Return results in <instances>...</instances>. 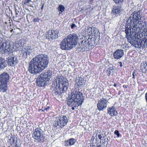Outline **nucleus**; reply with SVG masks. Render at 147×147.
Masks as SVG:
<instances>
[{
	"label": "nucleus",
	"instance_id": "1",
	"mask_svg": "<svg viewBox=\"0 0 147 147\" xmlns=\"http://www.w3.org/2000/svg\"><path fill=\"white\" fill-rule=\"evenodd\" d=\"M49 60L48 57L43 55H38L30 62L29 71L33 74L40 73L47 67Z\"/></svg>",
	"mask_w": 147,
	"mask_h": 147
},
{
	"label": "nucleus",
	"instance_id": "2",
	"mask_svg": "<svg viewBox=\"0 0 147 147\" xmlns=\"http://www.w3.org/2000/svg\"><path fill=\"white\" fill-rule=\"evenodd\" d=\"M84 100L82 93L80 92L79 89L75 88L71 91L67 105L69 106L72 107L71 109L74 110V107H78L82 105Z\"/></svg>",
	"mask_w": 147,
	"mask_h": 147
},
{
	"label": "nucleus",
	"instance_id": "3",
	"mask_svg": "<svg viewBox=\"0 0 147 147\" xmlns=\"http://www.w3.org/2000/svg\"><path fill=\"white\" fill-rule=\"evenodd\" d=\"M140 13V11H139L134 12L132 18L130 21L129 27L125 28V32L126 34V38L128 39L132 36L131 31V27L132 28H142L144 26L143 22L139 20Z\"/></svg>",
	"mask_w": 147,
	"mask_h": 147
},
{
	"label": "nucleus",
	"instance_id": "4",
	"mask_svg": "<svg viewBox=\"0 0 147 147\" xmlns=\"http://www.w3.org/2000/svg\"><path fill=\"white\" fill-rule=\"evenodd\" d=\"M78 38L75 34H69L61 42L60 48L62 50H70L76 45Z\"/></svg>",
	"mask_w": 147,
	"mask_h": 147
},
{
	"label": "nucleus",
	"instance_id": "5",
	"mask_svg": "<svg viewBox=\"0 0 147 147\" xmlns=\"http://www.w3.org/2000/svg\"><path fill=\"white\" fill-rule=\"evenodd\" d=\"M55 82L58 87L55 90L56 94L60 95L62 93H64L67 90L69 83L65 77L63 76H61L55 79Z\"/></svg>",
	"mask_w": 147,
	"mask_h": 147
},
{
	"label": "nucleus",
	"instance_id": "6",
	"mask_svg": "<svg viewBox=\"0 0 147 147\" xmlns=\"http://www.w3.org/2000/svg\"><path fill=\"white\" fill-rule=\"evenodd\" d=\"M9 76L7 72H4L0 75V91L6 92L7 89V83L9 82Z\"/></svg>",
	"mask_w": 147,
	"mask_h": 147
},
{
	"label": "nucleus",
	"instance_id": "7",
	"mask_svg": "<svg viewBox=\"0 0 147 147\" xmlns=\"http://www.w3.org/2000/svg\"><path fill=\"white\" fill-rule=\"evenodd\" d=\"M43 131L40 128H37L33 130L32 137L37 142L42 143L46 140Z\"/></svg>",
	"mask_w": 147,
	"mask_h": 147
},
{
	"label": "nucleus",
	"instance_id": "8",
	"mask_svg": "<svg viewBox=\"0 0 147 147\" xmlns=\"http://www.w3.org/2000/svg\"><path fill=\"white\" fill-rule=\"evenodd\" d=\"M13 49L10 44L6 42H0V51L2 53L10 54L12 53Z\"/></svg>",
	"mask_w": 147,
	"mask_h": 147
},
{
	"label": "nucleus",
	"instance_id": "9",
	"mask_svg": "<svg viewBox=\"0 0 147 147\" xmlns=\"http://www.w3.org/2000/svg\"><path fill=\"white\" fill-rule=\"evenodd\" d=\"M59 32L57 30H49L46 33V38L49 40H53L57 38Z\"/></svg>",
	"mask_w": 147,
	"mask_h": 147
},
{
	"label": "nucleus",
	"instance_id": "10",
	"mask_svg": "<svg viewBox=\"0 0 147 147\" xmlns=\"http://www.w3.org/2000/svg\"><path fill=\"white\" fill-rule=\"evenodd\" d=\"M85 31L89 36H93L97 37L100 34L98 29L93 26L88 27L85 29Z\"/></svg>",
	"mask_w": 147,
	"mask_h": 147
},
{
	"label": "nucleus",
	"instance_id": "11",
	"mask_svg": "<svg viewBox=\"0 0 147 147\" xmlns=\"http://www.w3.org/2000/svg\"><path fill=\"white\" fill-rule=\"evenodd\" d=\"M108 101L107 99L102 98L100 99L98 102L97 109L99 111H103L107 106Z\"/></svg>",
	"mask_w": 147,
	"mask_h": 147
},
{
	"label": "nucleus",
	"instance_id": "12",
	"mask_svg": "<svg viewBox=\"0 0 147 147\" xmlns=\"http://www.w3.org/2000/svg\"><path fill=\"white\" fill-rule=\"evenodd\" d=\"M51 75L52 74L50 70H46L40 74L39 77L42 79V80L47 82L51 77Z\"/></svg>",
	"mask_w": 147,
	"mask_h": 147
},
{
	"label": "nucleus",
	"instance_id": "13",
	"mask_svg": "<svg viewBox=\"0 0 147 147\" xmlns=\"http://www.w3.org/2000/svg\"><path fill=\"white\" fill-rule=\"evenodd\" d=\"M7 60V63L9 66H14L18 62L17 57L15 56H9Z\"/></svg>",
	"mask_w": 147,
	"mask_h": 147
},
{
	"label": "nucleus",
	"instance_id": "14",
	"mask_svg": "<svg viewBox=\"0 0 147 147\" xmlns=\"http://www.w3.org/2000/svg\"><path fill=\"white\" fill-rule=\"evenodd\" d=\"M68 120H55L53 122V126L58 128H62L65 125Z\"/></svg>",
	"mask_w": 147,
	"mask_h": 147
},
{
	"label": "nucleus",
	"instance_id": "15",
	"mask_svg": "<svg viewBox=\"0 0 147 147\" xmlns=\"http://www.w3.org/2000/svg\"><path fill=\"white\" fill-rule=\"evenodd\" d=\"M123 51L121 49H117L113 53L114 58L117 60L120 59L123 55Z\"/></svg>",
	"mask_w": 147,
	"mask_h": 147
},
{
	"label": "nucleus",
	"instance_id": "16",
	"mask_svg": "<svg viewBox=\"0 0 147 147\" xmlns=\"http://www.w3.org/2000/svg\"><path fill=\"white\" fill-rule=\"evenodd\" d=\"M108 112L111 116H114L118 114L116 108L114 106L108 108Z\"/></svg>",
	"mask_w": 147,
	"mask_h": 147
},
{
	"label": "nucleus",
	"instance_id": "17",
	"mask_svg": "<svg viewBox=\"0 0 147 147\" xmlns=\"http://www.w3.org/2000/svg\"><path fill=\"white\" fill-rule=\"evenodd\" d=\"M121 6L116 5L113 7L112 10V12L116 16H118L121 12Z\"/></svg>",
	"mask_w": 147,
	"mask_h": 147
},
{
	"label": "nucleus",
	"instance_id": "18",
	"mask_svg": "<svg viewBox=\"0 0 147 147\" xmlns=\"http://www.w3.org/2000/svg\"><path fill=\"white\" fill-rule=\"evenodd\" d=\"M47 82L45 81L42 80V79L39 77L38 78L36 82V84L37 86L39 87L44 86L46 85Z\"/></svg>",
	"mask_w": 147,
	"mask_h": 147
},
{
	"label": "nucleus",
	"instance_id": "19",
	"mask_svg": "<svg viewBox=\"0 0 147 147\" xmlns=\"http://www.w3.org/2000/svg\"><path fill=\"white\" fill-rule=\"evenodd\" d=\"M93 41L92 40V38H89L87 40H85L84 41V44H85V47L84 46V47H86L87 48H88L89 49H91L92 47V42Z\"/></svg>",
	"mask_w": 147,
	"mask_h": 147
},
{
	"label": "nucleus",
	"instance_id": "20",
	"mask_svg": "<svg viewBox=\"0 0 147 147\" xmlns=\"http://www.w3.org/2000/svg\"><path fill=\"white\" fill-rule=\"evenodd\" d=\"M76 142V139L71 138L69 140H68L65 141V146H71L74 145Z\"/></svg>",
	"mask_w": 147,
	"mask_h": 147
},
{
	"label": "nucleus",
	"instance_id": "21",
	"mask_svg": "<svg viewBox=\"0 0 147 147\" xmlns=\"http://www.w3.org/2000/svg\"><path fill=\"white\" fill-rule=\"evenodd\" d=\"M7 64L6 61L3 58L0 57V70L4 69L6 67Z\"/></svg>",
	"mask_w": 147,
	"mask_h": 147
},
{
	"label": "nucleus",
	"instance_id": "22",
	"mask_svg": "<svg viewBox=\"0 0 147 147\" xmlns=\"http://www.w3.org/2000/svg\"><path fill=\"white\" fill-rule=\"evenodd\" d=\"M28 49H26V48H23L22 50V53L23 54V56H26L28 54H30V53L28 51Z\"/></svg>",
	"mask_w": 147,
	"mask_h": 147
},
{
	"label": "nucleus",
	"instance_id": "23",
	"mask_svg": "<svg viewBox=\"0 0 147 147\" xmlns=\"http://www.w3.org/2000/svg\"><path fill=\"white\" fill-rule=\"evenodd\" d=\"M58 11L61 12H59L60 13H62L64 11L65 8L63 5H59L57 8Z\"/></svg>",
	"mask_w": 147,
	"mask_h": 147
},
{
	"label": "nucleus",
	"instance_id": "24",
	"mask_svg": "<svg viewBox=\"0 0 147 147\" xmlns=\"http://www.w3.org/2000/svg\"><path fill=\"white\" fill-rule=\"evenodd\" d=\"M12 145L14 143H15L16 145L15 146V147H16V146H17V138L15 136H14L13 137H12Z\"/></svg>",
	"mask_w": 147,
	"mask_h": 147
},
{
	"label": "nucleus",
	"instance_id": "25",
	"mask_svg": "<svg viewBox=\"0 0 147 147\" xmlns=\"http://www.w3.org/2000/svg\"><path fill=\"white\" fill-rule=\"evenodd\" d=\"M80 120H78V122H80V125L81 126H84L87 124V122L85 121V120H82V121H80Z\"/></svg>",
	"mask_w": 147,
	"mask_h": 147
},
{
	"label": "nucleus",
	"instance_id": "26",
	"mask_svg": "<svg viewBox=\"0 0 147 147\" xmlns=\"http://www.w3.org/2000/svg\"><path fill=\"white\" fill-rule=\"evenodd\" d=\"M115 4L117 5H120L123 1V0H113Z\"/></svg>",
	"mask_w": 147,
	"mask_h": 147
},
{
	"label": "nucleus",
	"instance_id": "27",
	"mask_svg": "<svg viewBox=\"0 0 147 147\" xmlns=\"http://www.w3.org/2000/svg\"><path fill=\"white\" fill-rule=\"evenodd\" d=\"M104 137H103V139L101 140V143L103 142H108L107 140H108V138H107L106 135L104 134Z\"/></svg>",
	"mask_w": 147,
	"mask_h": 147
},
{
	"label": "nucleus",
	"instance_id": "28",
	"mask_svg": "<svg viewBox=\"0 0 147 147\" xmlns=\"http://www.w3.org/2000/svg\"><path fill=\"white\" fill-rule=\"evenodd\" d=\"M98 138L100 140V142L101 143V140L103 139V137H104V135L102 134H99L98 135Z\"/></svg>",
	"mask_w": 147,
	"mask_h": 147
},
{
	"label": "nucleus",
	"instance_id": "29",
	"mask_svg": "<svg viewBox=\"0 0 147 147\" xmlns=\"http://www.w3.org/2000/svg\"><path fill=\"white\" fill-rule=\"evenodd\" d=\"M114 133L117 136V138H119L120 137V134L119 133V131L118 130H115L114 132Z\"/></svg>",
	"mask_w": 147,
	"mask_h": 147
},
{
	"label": "nucleus",
	"instance_id": "30",
	"mask_svg": "<svg viewBox=\"0 0 147 147\" xmlns=\"http://www.w3.org/2000/svg\"><path fill=\"white\" fill-rule=\"evenodd\" d=\"M144 35L145 36V38L147 39V26L146 27L144 30Z\"/></svg>",
	"mask_w": 147,
	"mask_h": 147
},
{
	"label": "nucleus",
	"instance_id": "31",
	"mask_svg": "<svg viewBox=\"0 0 147 147\" xmlns=\"http://www.w3.org/2000/svg\"><path fill=\"white\" fill-rule=\"evenodd\" d=\"M108 142H103L102 143V144L101 145L102 147H107L108 145Z\"/></svg>",
	"mask_w": 147,
	"mask_h": 147
},
{
	"label": "nucleus",
	"instance_id": "32",
	"mask_svg": "<svg viewBox=\"0 0 147 147\" xmlns=\"http://www.w3.org/2000/svg\"><path fill=\"white\" fill-rule=\"evenodd\" d=\"M32 15L30 14H28L26 16V19L28 21H29V19H30V18H32Z\"/></svg>",
	"mask_w": 147,
	"mask_h": 147
},
{
	"label": "nucleus",
	"instance_id": "33",
	"mask_svg": "<svg viewBox=\"0 0 147 147\" xmlns=\"http://www.w3.org/2000/svg\"><path fill=\"white\" fill-rule=\"evenodd\" d=\"M144 68L146 69H147V62H143Z\"/></svg>",
	"mask_w": 147,
	"mask_h": 147
},
{
	"label": "nucleus",
	"instance_id": "34",
	"mask_svg": "<svg viewBox=\"0 0 147 147\" xmlns=\"http://www.w3.org/2000/svg\"><path fill=\"white\" fill-rule=\"evenodd\" d=\"M61 118L62 119H67V117L66 116L63 115L61 116Z\"/></svg>",
	"mask_w": 147,
	"mask_h": 147
},
{
	"label": "nucleus",
	"instance_id": "35",
	"mask_svg": "<svg viewBox=\"0 0 147 147\" xmlns=\"http://www.w3.org/2000/svg\"><path fill=\"white\" fill-rule=\"evenodd\" d=\"M21 122H22L24 124H25L26 125V126H27L28 125V123H27V122L26 120H21Z\"/></svg>",
	"mask_w": 147,
	"mask_h": 147
},
{
	"label": "nucleus",
	"instance_id": "36",
	"mask_svg": "<svg viewBox=\"0 0 147 147\" xmlns=\"http://www.w3.org/2000/svg\"><path fill=\"white\" fill-rule=\"evenodd\" d=\"M40 20L39 18H34V19L33 21L34 22H38Z\"/></svg>",
	"mask_w": 147,
	"mask_h": 147
},
{
	"label": "nucleus",
	"instance_id": "37",
	"mask_svg": "<svg viewBox=\"0 0 147 147\" xmlns=\"http://www.w3.org/2000/svg\"><path fill=\"white\" fill-rule=\"evenodd\" d=\"M12 138V137H10V138L8 140V142L10 144L11 146H12V142H11V139Z\"/></svg>",
	"mask_w": 147,
	"mask_h": 147
},
{
	"label": "nucleus",
	"instance_id": "38",
	"mask_svg": "<svg viewBox=\"0 0 147 147\" xmlns=\"http://www.w3.org/2000/svg\"><path fill=\"white\" fill-rule=\"evenodd\" d=\"M90 147H102V146H101V144L100 145L99 144L97 146H96L92 144L90 145Z\"/></svg>",
	"mask_w": 147,
	"mask_h": 147
},
{
	"label": "nucleus",
	"instance_id": "39",
	"mask_svg": "<svg viewBox=\"0 0 147 147\" xmlns=\"http://www.w3.org/2000/svg\"><path fill=\"white\" fill-rule=\"evenodd\" d=\"M83 84V83L81 81L79 82L78 83V85L79 86H81Z\"/></svg>",
	"mask_w": 147,
	"mask_h": 147
},
{
	"label": "nucleus",
	"instance_id": "40",
	"mask_svg": "<svg viewBox=\"0 0 147 147\" xmlns=\"http://www.w3.org/2000/svg\"><path fill=\"white\" fill-rule=\"evenodd\" d=\"M31 0H25L24 2V4H26L28 3Z\"/></svg>",
	"mask_w": 147,
	"mask_h": 147
},
{
	"label": "nucleus",
	"instance_id": "41",
	"mask_svg": "<svg viewBox=\"0 0 147 147\" xmlns=\"http://www.w3.org/2000/svg\"><path fill=\"white\" fill-rule=\"evenodd\" d=\"M76 26L75 24H72L71 26V28L73 29L74 27Z\"/></svg>",
	"mask_w": 147,
	"mask_h": 147
},
{
	"label": "nucleus",
	"instance_id": "42",
	"mask_svg": "<svg viewBox=\"0 0 147 147\" xmlns=\"http://www.w3.org/2000/svg\"><path fill=\"white\" fill-rule=\"evenodd\" d=\"M50 108V107L49 106L47 108H44V110H46L47 111H48V110Z\"/></svg>",
	"mask_w": 147,
	"mask_h": 147
},
{
	"label": "nucleus",
	"instance_id": "43",
	"mask_svg": "<svg viewBox=\"0 0 147 147\" xmlns=\"http://www.w3.org/2000/svg\"><path fill=\"white\" fill-rule=\"evenodd\" d=\"M134 75V76H136V72L135 71H134L132 73V75Z\"/></svg>",
	"mask_w": 147,
	"mask_h": 147
},
{
	"label": "nucleus",
	"instance_id": "44",
	"mask_svg": "<svg viewBox=\"0 0 147 147\" xmlns=\"http://www.w3.org/2000/svg\"><path fill=\"white\" fill-rule=\"evenodd\" d=\"M119 63L120 64V66L121 67H122L123 66V65H122V62H119Z\"/></svg>",
	"mask_w": 147,
	"mask_h": 147
},
{
	"label": "nucleus",
	"instance_id": "45",
	"mask_svg": "<svg viewBox=\"0 0 147 147\" xmlns=\"http://www.w3.org/2000/svg\"><path fill=\"white\" fill-rule=\"evenodd\" d=\"M94 1V0H90L89 2L90 4H92V3H93Z\"/></svg>",
	"mask_w": 147,
	"mask_h": 147
},
{
	"label": "nucleus",
	"instance_id": "46",
	"mask_svg": "<svg viewBox=\"0 0 147 147\" xmlns=\"http://www.w3.org/2000/svg\"><path fill=\"white\" fill-rule=\"evenodd\" d=\"M123 88H127V86H125V85H123Z\"/></svg>",
	"mask_w": 147,
	"mask_h": 147
},
{
	"label": "nucleus",
	"instance_id": "47",
	"mask_svg": "<svg viewBox=\"0 0 147 147\" xmlns=\"http://www.w3.org/2000/svg\"><path fill=\"white\" fill-rule=\"evenodd\" d=\"M113 86L115 87H116L117 86V84L115 83L114 85H113Z\"/></svg>",
	"mask_w": 147,
	"mask_h": 147
},
{
	"label": "nucleus",
	"instance_id": "48",
	"mask_svg": "<svg viewBox=\"0 0 147 147\" xmlns=\"http://www.w3.org/2000/svg\"><path fill=\"white\" fill-rule=\"evenodd\" d=\"M44 4H43V5H42V7H41V9H43V7H44Z\"/></svg>",
	"mask_w": 147,
	"mask_h": 147
},
{
	"label": "nucleus",
	"instance_id": "49",
	"mask_svg": "<svg viewBox=\"0 0 147 147\" xmlns=\"http://www.w3.org/2000/svg\"><path fill=\"white\" fill-rule=\"evenodd\" d=\"M132 78L134 79H135V76H134V75H132Z\"/></svg>",
	"mask_w": 147,
	"mask_h": 147
},
{
	"label": "nucleus",
	"instance_id": "50",
	"mask_svg": "<svg viewBox=\"0 0 147 147\" xmlns=\"http://www.w3.org/2000/svg\"><path fill=\"white\" fill-rule=\"evenodd\" d=\"M96 144L97 143V144L98 145V142H97L98 139L96 138Z\"/></svg>",
	"mask_w": 147,
	"mask_h": 147
},
{
	"label": "nucleus",
	"instance_id": "51",
	"mask_svg": "<svg viewBox=\"0 0 147 147\" xmlns=\"http://www.w3.org/2000/svg\"><path fill=\"white\" fill-rule=\"evenodd\" d=\"M13 29H12L10 30V32H13Z\"/></svg>",
	"mask_w": 147,
	"mask_h": 147
},
{
	"label": "nucleus",
	"instance_id": "52",
	"mask_svg": "<svg viewBox=\"0 0 147 147\" xmlns=\"http://www.w3.org/2000/svg\"><path fill=\"white\" fill-rule=\"evenodd\" d=\"M44 110H42V112H44Z\"/></svg>",
	"mask_w": 147,
	"mask_h": 147
}]
</instances>
